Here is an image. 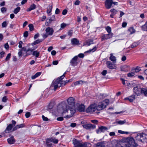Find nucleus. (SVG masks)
Segmentation results:
<instances>
[{
  "instance_id": "f257e3e1",
  "label": "nucleus",
  "mask_w": 147,
  "mask_h": 147,
  "mask_svg": "<svg viewBox=\"0 0 147 147\" xmlns=\"http://www.w3.org/2000/svg\"><path fill=\"white\" fill-rule=\"evenodd\" d=\"M65 73L66 72L59 78L56 79H55L53 81L51 87L52 88H53L54 90H55L57 88L60 87L61 86H63L65 85L66 83L72 81V80L71 79L65 81L62 80V79L65 77Z\"/></svg>"
},
{
  "instance_id": "f03ea898",
  "label": "nucleus",
  "mask_w": 147,
  "mask_h": 147,
  "mask_svg": "<svg viewBox=\"0 0 147 147\" xmlns=\"http://www.w3.org/2000/svg\"><path fill=\"white\" fill-rule=\"evenodd\" d=\"M62 106L63 110L62 116L63 117L69 118L73 116L75 112L74 107H70L64 103L62 104Z\"/></svg>"
},
{
  "instance_id": "7ed1b4c3",
  "label": "nucleus",
  "mask_w": 147,
  "mask_h": 147,
  "mask_svg": "<svg viewBox=\"0 0 147 147\" xmlns=\"http://www.w3.org/2000/svg\"><path fill=\"white\" fill-rule=\"evenodd\" d=\"M136 140L139 143H144L147 142V134L144 133L137 134L136 137Z\"/></svg>"
},
{
  "instance_id": "20e7f679",
  "label": "nucleus",
  "mask_w": 147,
  "mask_h": 147,
  "mask_svg": "<svg viewBox=\"0 0 147 147\" xmlns=\"http://www.w3.org/2000/svg\"><path fill=\"white\" fill-rule=\"evenodd\" d=\"M33 49H28L27 50L25 47H23L19 51L18 55L19 57H21L22 55L26 57L31 54L33 51Z\"/></svg>"
},
{
  "instance_id": "39448f33",
  "label": "nucleus",
  "mask_w": 147,
  "mask_h": 147,
  "mask_svg": "<svg viewBox=\"0 0 147 147\" xmlns=\"http://www.w3.org/2000/svg\"><path fill=\"white\" fill-rule=\"evenodd\" d=\"M109 100L108 99H106L103 101L99 103L96 107V109L98 111H100L105 108L109 105Z\"/></svg>"
},
{
  "instance_id": "423d86ee",
  "label": "nucleus",
  "mask_w": 147,
  "mask_h": 147,
  "mask_svg": "<svg viewBox=\"0 0 147 147\" xmlns=\"http://www.w3.org/2000/svg\"><path fill=\"white\" fill-rule=\"evenodd\" d=\"M46 33L43 34L42 36L45 38H47L49 35H52L54 32V30L52 28L48 27L45 29Z\"/></svg>"
},
{
  "instance_id": "0eeeda50",
  "label": "nucleus",
  "mask_w": 147,
  "mask_h": 147,
  "mask_svg": "<svg viewBox=\"0 0 147 147\" xmlns=\"http://www.w3.org/2000/svg\"><path fill=\"white\" fill-rule=\"evenodd\" d=\"M12 124H9L6 128L4 131L5 133H8L11 131V130L13 126H14L16 122L14 120H12L11 121Z\"/></svg>"
},
{
  "instance_id": "6e6552de",
  "label": "nucleus",
  "mask_w": 147,
  "mask_h": 147,
  "mask_svg": "<svg viewBox=\"0 0 147 147\" xmlns=\"http://www.w3.org/2000/svg\"><path fill=\"white\" fill-rule=\"evenodd\" d=\"M142 88H141L139 86L134 87L133 89L134 93L137 96H139L142 94Z\"/></svg>"
},
{
  "instance_id": "1a4fd4ad",
  "label": "nucleus",
  "mask_w": 147,
  "mask_h": 147,
  "mask_svg": "<svg viewBox=\"0 0 147 147\" xmlns=\"http://www.w3.org/2000/svg\"><path fill=\"white\" fill-rule=\"evenodd\" d=\"M96 107L95 104L90 105L86 110L87 113H92L94 112L96 110Z\"/></svg>"
},
{
  "instance_id": "9d476101",
  "label": "nucleus",
  "mask_w": 147,
  "mask_h": 147,
  "mask_svg": "<svg viewBox=\"0 0 147 147\" xmlns=\"http://www.w3.org/2000/svg\"><path fill=\"white\" fill-rule=\"evenodd\" d=\"M138 142H136L133 138L132 137L129 138L128 141V143L131 146L135 147L138 146Z\"/></svg>"
},
{
  "instance_id": "9b49d317",
  "label": "nucleus",
  "mask_w": 147,
  "mask_h": 147,
  "mask_svg": "<svg viewBox=\"0 0 147 147\" xmlns=\"http://www.w3.org/2000/svg\"><path fill=\"white\" fill-rule=\"evenodd\" d=\"M113 33H109L107 34H104L101 37V41H102L112 37Z\"/></svg>"
},
{
  "instance_id": "f8f14e48",
  "label": "nucleus",
  "mask_w": 147,
  "mask_h": 147,
  "mask_svg": "<svg viewBox=\"0 0 147 147\" xmlns=\"http://www.w3.org/2000/svg\"><path fill=\"white\" fill-rule=\"evenodd\" d=\"M67 102L68 104L70 107H74L75 104L74 99L72 97H69L67 100Z\"/></svg>"
},
{
  "instance_id": "ddd939ff",
  "label": "nucleus",
  "mask_w": 147,
  "mask_h": 147,
  "mask_svg": "<svg viewBox=\"0 0 147 147\" xmlns=\"http://www.w3.org/2000/svg\"><path fill=\"white\" fill-rule=\"evenodd\" d=\"M106 64L108 67L110 69H116L117 68L116 65L113 64L110 61H107Z\"/></svg>"
},
{
  "instance_id": "4468645a",
  "label": "nucleus",
  "mask_w": 147,
  "mask_h": 147,
  "mask_svg": "<svg viewBox=\"0 0 147 147\" xmlns=\"http://www.w3.org/2000/svg\"><path fill=\"white\" fill-rule=\"evenodd\" d=\"M78 58V56H76L71 60L70 63L72 66H75L77 65V60Z\"/></svg>"
},
{
  "instance_id": "2eb2a0df",
  "label": "nucleus",
  "mask_w": 147,
  "mask_h": 147,
  "mask_svg": "<svg viewBox=\"0 0 147 147\" xmlns=\"http://www.w3.org/2000/svg\"><path fill=\"white\" fill-rule=\"evenodd\" d=\"M112 0H106L105 3V7L109 9L110 8L112 5Z\"/></svg>"
},
{
  "instance_id": "dca6fc26",
  "label": "nucleus",
  "mask_w": 147,
  "mask_h": 147,
  "mask_svg": "<svg viewBox=\"0 0 147 147\" xmlns=\"http://www.w3.org/2000/svg\"><path fill=\"white\" fill-rule=\"evenodd\" d=\"M108 129L107 127L103 126H101L99 127L98 129L96 130V133L97 134L99 132H104Z\"/></svg>"
},
{
  "instance_id": "f3484780",
  "label": "nucleus",
  "mask_w": 147,
  "mask_h": 147,
  "mask_svg": "<svg viewBox=\"0 0 147 147\" xmlns=\"http://www.w3.org/2000/svg\"><path fill=\"white\" fill-rule=\"evenodd\" d=\"M83 127L84 128H86L87 129H93L96 127V126L94 125H92V124H88L84 125H83Z\"/></svg>"
},
{
  "instance_id": "a211bd4d",
  "label": "nucleus",
  "mask_w": 147,
  "mask_h": 147,
  "mask_svg": "<svg viewBox=\"0 0 147 147\" xmlns=\"http://www.w3.org/2000/svg\"><path fill=\"white\" fill-rule=\"evenodd\" d=\"M58 142L57 139L54 138H51L50 139H48L47 140V143L53 142L55 144H57Z\"/></svg>"
},
{
  "instance_id": "6ab92c4d",
  "label": "nucleus",
  "mask_w": 147,
  "mask_h": 147,
  "mask_svg": "<svg viewBox=\"0 0 147 147\" xmlns=\"http://www.w3.org/2000/svg\"><path fill=\"white\" fill-rule=\"evenodd\" d=\"M85 82L84 81L82 80L77 81L71 84V86L72 87H74L77 85H82Z\"/></svg>"
},
{
  "instance_id": "aec40b11",
  "label": "nucleus",
  "mask_w": 147,
  "mask_h": 147,
  "mask_svg": "<svg viewBox=\"0 0 147 147\" xmlns=\"http://www.w3.org/2000/svg\"><path fill=\"white\" fill-rule=\"evenodd\" d=\"M135 99V95H133L129 96V97L126 98H125V100H128L130 102H132Z\"/></svg>"
},
{
  "instance_id": "412c9836",
  "label": "nucleus",
  "mask_w": 147,
  "mask_h": 147,
  "mask_svg": "<svg viewBox=\"0 0 147 147\" xmlns=\"http://www.w3.org/2000/svg\"><path fill=\"white\" fill-rule=\"evenodd\" d=\"M8 143L10 144H12L14 143L15 142V140L13 137H11L7 139Z\"/></svg>"
},
{
  "instance_id": "4be33fe9",
  "label": "nucleus",
  "mask_w": 147,
  "mask_h": 147,
  "mask_svg": "<svg viewBox=\"0 0 147 147\" xmlns=\"http://www.w3.org/2000/svg\"><path fill=\"white\" fill-rule=\"evenodd\" d=\"M78 110L80 112H84L85 110L84 106L83 105H80L78 107Z\"/></svg>"
},
{
  "instance_id": "5701e85b",
  "label": "nucleus",
  "mask_w": 147,
  "mask_h": 147,
  "mask_svg": "<svg viewBox=\"0 0 147 147\" xmlns=\"http://www.w3.org/2000/svg\"><path fill=\"white\" fill-rule=\"evenodd\" d=\"M73 142L74 145L76 146L75 147H79L81 143L79 141L76 139L74 140H73Z\"/></svg>"
},
{
  "instance_id": "b1692460",
  "label": "nucleus",
  "mask_w": 147,
  "mask_h": 147,
  "mask_svg": "<svg viewBox=\"0 0 147 147\" xmlns=\"http://www.w3.org/2000/svg\"><path fill=\"white\" fill-rule=\"evenodd\" d=\"M110 56L109 57L110 59L113 62V63H115L116 60V57L113 55L112 54H110Z\"/></svg>"
},
{
  "instance_id": "393cba45",
  "label": "nucleus",
  "mask_w": 147,
  "mask_h": 147,
  "mask_svg": "<svg viewBox=\"0 0 147 147\" xmlns=\"http://www.w3.org/2000/svg\"><path fill=\"white\" fill-rule=\"evenodd\" d=\"M98 147H105L106 142H98L96 144Z\"/></svg>"
},
{
  "instance_id": "a878e982",
  "label": "nucleus",
  "mask_w": 147,
  "mask_h": 147,
  "mask_svg": "<svg viewBox=\"0 0 147 147\" xmlns=\"http://www.w3.org/2000/svg\"><path fill=\"white\" fill-rule=\"evenodd\" d=\"M71 42L73 45H78L79 43V41L76 38H74L71 40Z\"/></svg>"
},
{
  "instance_id": "bb28decb",
  "label": "nucleus",
  "mask_w": 147,
  "mask_h": 147,
  "mask_svg": "<svg viewBox=\"0 0 147 147\" xmlns=\"http://www.w3.org/2000/svg\"><path fill=\"white\" fill-rule=\"evenodd\" d=\"M35 8L36 5L34 4H32L30 6V7L27 10V11H30L32 10L35 9Z\"/></svg>"
},
{
  "instance_id": "cd10ccee",
  "label": "nucleus",
  "mask_w": 147,
  "mask_h": 147,
  "mask_svg": "<svg viewBox=\"0 0 147 147\" xmlns=\"http://www.w3.org/2000/svg\"><path fill=\"white\" fill-rule=\"evenodd\" d=\"M41 74L40 72H37L34 75L32 76L31 78L32 79H34L37 77L39 76Z\"/></svg>"
},
{
  "instance_id": "c85d7f7f",
  "label": "nucleus",
  "mask_w": 147,
  "mask_h": 147,
  "mask_svg": "<svg viewBox=\"0 0 147 147\" xmlns=\"http://www.w3.org/2000/svg\"><path fill=\"white\" fill-rule=\"evenodd\" d=\"M32 55H35L36 58L38 57L40 55L39 52L37 51H34L32 53Z\"/></svg>"
},
{
  "instance_id": "c756f323",
  "label": "nucleus",
  "mask_w": 147,
  "mask_h": 147,
  "mask_svg": "<svg viewBox=\"0 0 147 147\" xmlns=\"http://www.w3.org/2000/svg\"><path fill=\"white\" fill-rule=\"evenodd\" d=\"M142 94H144L145 96H147V88H142Z\"/></svg>"
},
{
  "instance_id": "7c9ffc66",
  "label": "nucleus",
  "mask_w": 147,
  "mask_h": 147,
  "mask_svg": "<svg viewBox=\"0 0 147 147\" xmlns=\"http://www.w3.org/2000/svg\"><path fill=\"white\" fill-rule=\"evenodd\" d=\"M53 8V6L52 5H49L47 10V13H49L51 12Z\"/></svg>"
},
{
  "instance_id": "2f4dec72",
  "label": "nucleus",
  "mask_w": 147,
  "mask_h": 147,
  "mask_svg": "<svg viewBox=\"0 0 147 147\" xmlns=\"http://www.w3.org/2000/svg\"><path fill=\"white\" fill-rule=\"evenodd\" d=\"M93 40L92 39L88 40L86 42V45L88 46H90V45L93 44Z\"/></svg>"
},
{
  "instance_id": "473e14b6",
  "label": "nucleus",
  "mask_w": 147,
  "mask_h": 147,
  "mask_svg": "<svg viewBox=\"0 0 147 147\" xmlns=\"http://www.w3.org/2000/svg\"><path fill=\"white\" fill-rule=\"evenodd\" d=\"M20 9V7H18L14 9L13 12L15 14H17L19 12Z\"/></svg>"
},
{
  "instance_id": "72a5a7b5",
  "label": "nucleus",
  "mask_w": 147,
  "mask_h": 147,
  "mask_svg": "<svg viewBox=\"0 0 147 147\" xmlns=\"http://www.w3.org/2000/svg\"><path fill=\"white\" fill-rule=\"evenodd\" d=\"M142 29L144 30L147 31V22L143 26H142Z\"/></svg>"
},
{
  "instance_id": "f704fd0d",
  "label": "nucleus",
  "mask_w": 147,
  "mask_h": 147,
  "mask_svg": "<svg viewBox=\"0 0 147 147\" xmlns=\"http://www.w3.org/2000/svg\"><path fill=\"white\" fill-rule=\"evenodd\" d=\"M97 48L96 47H94L93 49H90L89 51H86L85 52V53H90L91 52H94L96 50Z\"/></svg>"
},
{
  "instance_id": "c9c22d12",
  "label": "nucleus",
  "mask_w": 147,
  "mask_h": 147,
  "mask_svg": "<svg viewBox=\"0 0 147 147\" xmlns=\"http://www.w3.org/2000/svg\"><path fill=\"white\" fill-rule=\"evenodd\" d=\"M128 31L130 32V34H132L135 32V30L133 28L131 27L128 30Z\"/></svg>"
},
{
  "instance_id": "e433bc0d",
  "label": "nucleus",
  "mask_w": 147,
  "mask_h": 147,
  "mask_svg": "<svg viewBox=\"0 0 147 147\" xmlns=\"http://www.w3.org/2000/svg\"><path fill=\"white\" fill-rule=\"evenodd\" d=\"M106 29L107 32L109 33H112L111 32V28L109 26H108L106 28Z\"/></svg>"
},
{
  "instance_id": "4c0bfd02",
  "label": "nucleus",
  "mask_w": 147,
  "mask_h": 147,
  "mask_svg": "<svg viewBox=\"0 0 147 147\" xmlns=\"http://www.w3.org/2000/svg\"><path fill=\"white\" fill-rule=\"evenodd\" d=\"M28 27L29 28V30L30 31H32L34 30V26L32 24H30L29 25Z\"/></svg>"
},
{
  "instance_id": "58836bf2",
  "label": "nucleus",
  "mask_w": 147,
  "mask_h": 147,
  "mask_svg": "<svg viewBox=\"0 0 147 147\" xmlns=\"http://www.w3.org/2000/svg\"><path fill=\"white\" fill-rule=\"evenodd\" d=\"M126 122V120H124L123 121L120 120V121H117V123H118L119 124L122 125V124H124Z\"/></svg>"
},
{
  "instance_id": "ea45409f",
  "label": "nucleus",
  "mask_w": 147,
  "mask_h": 147,
  "mask_svg": "<svg viewBox=\"0 0 147 147\" xmlns=\"http://www.w3.org/2000/svg\"><path fill=\"white\" fill-rule=\"evenodd\" d=\"M138 45V44L137 43L134 42L132 45H131V47L132 48H134L137 46Z\"/></svg>"
},
{
  "instance_id": "a19ab883",
  "label": "nucleus",
  "mask_w": 147,
  "mask_h": 147,
  "mask_svg": "<svg viewBox=\"0 0 147 147\" xmlns=\"http://www.w3.org/2000/svg\"><path fill=\"white\" fill-rule=\"evenodd\" d=\"M54 21L51 18L50 19H47L46 20V22L47 24H50L51 23L52 21Z\"/></svg>"
},
{
  "instance_id": "79ce46f5",
  "label": "nucleus",
  "mask_w": 147,
  "mask_h": 147,
  "mask_svg": "<svg viewBox=\"0 0 147 147\" xmlns=\"http://www.w3.org/2000/svg\"><path fill=\"white\" fill-rule=\"evenodd\" d=\"M67 24L65 23H62L61 25V28L60 29V30H61L63 29L66 26Z\"/></svg>"
},
{
  "instance_id": "37998d69",
  "label": "nucleus",
  "mask_w": 147,
  "mask_h": 147,
  "mask_svg": "<svg viewBox=\"0 0 147 147\" xmlns=\"http://www.w3.org/2000/svg\"><path fill=\"white\" fill-rule=\"evenodd\" d=\"M42 41V40H41L38 39L34 42L33 44L34 45H35L41 42Z\"/></svg>"
},
{
  "instance_id": "c03bdc74",
  "label": "nucleus",
  "mask_w": 147,
  "mask_h": 147,
  "mask_svg": "<svg viewBox=\"0 0 147 147\" xmlns=\"http://www.w3.org/2000/svg\"><path fill=\"white\" fill-rule=\"evenodd\" d=\"M135 74L134 72H131L130 73H129L127 74V76L128 77H131L134 76V75Z\"/></svg>"
},
{
  "instance_id": "a18cd8bd",
  "label": "nucleus",
  "mask_w": 147,
  "mask_h": 147,
  "mask_svg": "<svg viewBox=\"0 0 147 147\" xmlns=\"http://www.w3.org/2000/svg\"><path fill=\"white\" fill-rule=\"evenodd\" d=\"M11 54L10 53H9L7 55L5 59V60L7 61L9 60L10 58Z\"/></svg>"
},
{
  "instance_id": "49530a36",
  "label": "nucleus",
  "mask_w": 147,
  "mask_h": 147,
  "mask_svg": "<svg viewBox=\"0 0 147 147\" xmlns=\"http://www.w3.org/2000/svg\"><path fill=\"white\" fill-rule=\"evenodd\" d=\"M141 69L140 67H137L135 69V71L136 72H138L140 71Z\"/></svg>"
},
{
  "instance_id": "de8ad7c7",
  "label": "nucleus",
  "mask_w": 147,
  "mask_h": 147,
  "mask_svg": "<svg viewBox=\"0 0 147 147\" xmlns=\"http://www.w3.org/2000/svg\"><path fill=\"white\" fill-rule=\"evenodd\" d=\"M111 11L113 13V14H115L117 13V11L114 9H111Z\"/></svg>"
},
{
  "instance_id": "09e8293b",
  "label": "nucleus",
  "mask_w": 147,
  "mask_h": 147,
  "mask_svg": "<svg viewBox=\"0 0 147 147\" xmlns=\"http://www.w3.org/2000/svg\"><path fill=\"white\" fill-rule=\"evenodd\" d=\"M7 100V96H5L3 97L2 99V101L4 102H6Z\"/></svg>"
},
{
  "instance_id": "8fccbe9b",
  "label": "nucleus",
  "mask_w": 147,
  "mask_h": 147,
  "mask_svg": "<svg viewBox=\"0 0 147 147\" xmlns=\"http://www.w3.org/2000/svg\"><path fill=\"white\" fill-rule=\"evenodd\" d=\"M7 24L6 22V21H4L2 23V27L3 28L6 27L7 26Z\"/></svg>"
},
{
  "instance_id": "3c124183",
  "label": "nucleus",
  "mask_w": 147,
  "mask_h": 147,
  "mask_svg": "<svg viewBox=\"0 0 147 147\" xmlns=\"http://www.w3.org/2000/svg\"><path fill=\"white\" fill-rule=\"evenodd\" d=\"M5 48L7 50H8L9 48V46L7 43H6L4 45Z\"/></svg>"
},
{
  "instance_id": "603ef678",
  "label": "nucleus",
  "mask_w": 147,
  "mask_h": 147,
  "mask_svg": "<svg viewBox=\"0 0 147 147\" xmlns=\"http://www.w3.org/2000/svg\"><path fill=\"white\" fill-rule=\"evenodd\" d=\"M28 35V32L27 31H25L24 33V36L25 37H27Z\"/></svg>"
},
{
  "instance_id": "864d4df0",
  "label": "nucleus",
  "mask_w": 147,
  "mask_h": 147,
  "mask_svg": "<svg viewBox=\"0 0 147 147\" xmlns=\"http://www.w3.org/2000/svg\"><path fill=\"white\" fill-rule=\"evenodd\" d=\"M18 127V128H22L24 127L25 125L24 124H21L20 125H17Z\"/></svg>"
},
{
  "instance_id": "5fc2aeb1",
  "label": "nucleus",
  "mask_w": 147,
  "mask_h": 147,
  "mask_svg": "<svg viewBox=\"0 0 147 147\" xmlns=\"http://www.w3.org/2000/svg\"><path fill=\"white\" fill-rule=\"evenodd\" d=\"M6 8L5 7H3L1 9V11L3 13L5 12L6 11Z\"/></svg>"
},
{
  "instance_id": "6e6d98bb",
  "label": "nucleus",
  "mask_w": 147,
  "mask_h": 147,
  "mask_svg": "<svg viewBox=\"0 0 147 147\" xmlns=\"http://www.w3.org/2000/svg\"><path fill=\"white\" fill-rule=\"evenodd\" d=\"M30 115V112H27L25 114V116L26 118L29 117Z\"/></svg>"
},
{
  "instance_id": "4d7b16f0",
  "label": "nucleus",
  "mask_w": 147,
  "mask_h": 147,
  "mask_svg": "<svg viewBox=\"0 0 147 147\" xmlns=\"http://www.w3.org/2000/svg\"><path fill=\"white\" fill-rule=\"evenodd\" d=\"M80 1L79 0H77L75 2L74 4L75 5H78L80 4Z\"/></svg>"
},
{
  "instance_id": "13d9d810",
  "label": "nucleus",
  "mask_w": 147,
  "mask_h": 147,
  "mask_svg": "<svg viewBox=\"0 0 147 147\" xmlns=\"http://www.w3.org/2000/svg\"><path fill=\"white\" fill-rule=\"evenodd\" d=\"M42 118L43 120L45 121H47L48 120V119L47 117H45L44 115H42Z\"/></svg>"
},
{
  "instance_id": "bf43d9fd",
  "label": "nucleus",
  "mask_w": 147,
  "mask_h": 147,
  "mask_svg": "<svg viewBox=\"0 0 147 147\" xmlns=\"http://www.w3.org/2000/svg\"><path fill=\"white\" fill-rule=\"evenodd\" d=\"M23 44V42L22 41H20L19 43V47L20 48H21L22 47V44Z\"/></svg>"
},
{
  "instance_id": "052dcab7",
  "label": "nucleus",
  "mask_w": 147,
  "mask_h": 147,
  "mask_svg": "<svg viewBox=\"0 0 147 147\" xmlns=\"http://www.w3.org/2000/svg\"><path fill=\"white\" fill-rule=\"evenodd\" d=\"M67 12V10L66 9H64L63 10L62 14L63 15H65Z\"/></svg>"
},
{
  "instance_id": "680f3d73",
  "label": "nucleus",
  "mask_w": 147,
  "mask_h": 147,
  "mask_svg": "<svg viewBox=\"0 0 147 147\" xmlns=\"http://www.w3.org/2000/svg\"><path fill=\"white\" fill-rule=\"evenodd\" d=\"M107 73V71L106 70H103L102 72V74L103 76H105Z\"/></svg>"
},
{
  "instance_id": "e2e57ef3",
  "label": "nucleus",
  "mask_w": 147,
  "mask_h": 147,
  "mask_svg": "<svg viewBox=\"0 0 147 147\" xmlns=\"http://www.w3.org/2000/svg\"><path fill=\"white\" fill-rule=\"evenodd\" d=\"M78 56L79 57L81 58H83L84 57V55L83 53H80Z\"/></svg>"
},
{
  "instance_id": "0e129e2a",
  "label": "nucleus",
  "mask_w": 147,
  "mask_h": 147,
  "mask_svg": "<svg viewBox=\"0 0 147 147\" xmlns=\"http://www.w3.org/2000/svg\"><path fill=\"white\" fill-rule=\"evenodd\" d=\"M60 12V10L58 8H56L55 11V14H58Z\"/></svg>"
},
{
  "instance_id": "69168bd1",
  "label": "nucleus",
  "mask_w": 147,
  "mask_h": 147,
  "mask_svg": "<svg viewBox=\"0 0 147 147\" xmlns=\"http://www.w3.org/2000/svg\"><path fill=\"white\" fill-rule=\"evenodd\" d=\"M5 52L2 51L0 53V57L2 58L3 56V55L5 54Z\"/></svg>"
},
{
  "instance_id": "338daca9",
  "label": "nucleus",
  "mask_w": 147,
  "mask_h": 147,
  "mask_svg": "<svg viewBox=\"0 0 147 147\" xmlns=\"http://www.w3.org/2000/svg\"><path fill=\"white\" fill-rule=\"evenodd\" d=\"M76 125V123H73L71 124L70 126L72 127H74Z\"/></svg>"
},
{
  "instance_id": "774afa93",
  "label": "nucleus",
  "mask_w": 147,
  "mask_h": 147,
  "mask_svg": "<svg viewBox=\"0 0 147 147\" xmlns=\"http://www.w3.org/2000/svg\"><path fill=\"white\" fill-rule=\"evenodd\" d=\"M57 120L59 121H61L63 120V117H58L57 118Z\"/></svg>"
}]
</instances>
